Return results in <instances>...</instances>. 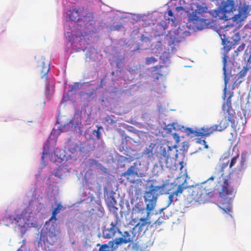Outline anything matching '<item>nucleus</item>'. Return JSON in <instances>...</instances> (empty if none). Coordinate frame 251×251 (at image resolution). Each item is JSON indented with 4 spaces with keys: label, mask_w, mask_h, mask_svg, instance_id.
I'll use <instances>...</instances> for the list:
<instances>
[{
    "label": "nucleus",
    "mask_w": 251,
    "mask_h": 251,
    "mask_svg": "<svg viewBox=\"0 0 251 251\" xmlns=\"http://www.w3.org/2000/svg\"><path fill=\"white\" fill-rule=\"evenodd\" d=\"M178 43L179 41L178 40H177L175 38H172V37H170L168 41V45L170 46L171 50L173 51L174 50H176V44H178Z\"/></svg>",
    "instance_id": "nucleus-24"
},
{
    "label": "nucleus",
    "mask_w": 251,
    "mask_h": 251,
    "mask_svg": "<svg viewBox=\"0 0 251 251\" xmlns=\"http://www.w3.org/2000/svg\"><path fill=\"white\" fill-rule=\"evenodd\" d=\"M246 111L251 112V102L248 101V102L246 103Z\"/></svg>",
    "instance_id": "nucleus-34"
},
{
    "label": "nucleus",
    "mask_w": 251,
    "mask_h": 251,
    "mask_svg": "<svg viewBox=\"0 0 251 251\" xmlns=\"http://www.w3.org/2000/svg\"><path fill=\"white\" fill-rule=\"evenodd\" d=\"M89 161H90V163L92 165H97V164H98V161L96 160L90 159Z\"/></svg>",
    "instance_id": "nucleus-39"
},
{
    "label": "nucleus",
    "mask_w": 251,
    "mask_h": 251,
    "mask_svg": "<svg viewBox=\"0 0 251 251\" xmlns=\"http://www.w3.org/2000/svg\"><path fill=\"white\" fill-rule=\"evenodd\" d=\"M176 9H182V7H180V6H179V7H177Z\"/></svg>",
    "instance_id": "nucleus-45"
},
{
    "label": "nucleus",
    "mask_w": 251,
    "mask_h": 251,
    "mask_svg": "<svg viewBox=\"0 0 251 251\" xmlns=\"http://www.w3.org/2000/svg\"><path fill=\"white\" fill-rule=\"evenodd\" d=\"M223 111V116L226 118H228L230 121V124L232 126L235 125L236 113L234 109L232 107H227L226 106H222Z\"/></svg>",
    "instance_id": "nucleus-11"
},
{
    "label": "nucleus",
    "mask_w": 251,
    "mask_h": 251,
    "mask_svg": "<svg viewBox=\"0 0 251 251\" xmlns=\"http://www.w3.org/2000/svg\"><path fill=\"white\" fill-rule=\"evenodd\" d=\"M44 154H45V153L43 152V154H42V160H43L44 159Z\"/></svg>",
    "instance_id": "nucleus-44"
},
{
    "label": "nucleus",
    "mask_w": 251,
    "mask_h": 251,
    "mask_svg": "<svg viewBox=\"0 0 251 251\" xmlns=\"http://www.w3.org/2000/svg\"><path fill=\"white\" fill-rule=\"evenodd\" d=\"M176 148V145L173 147L168 145L161 146L157 154L160 164L165 165L168 167L169 159L176 154L175 150Z\"/></svg>",
    "instance_id": "nucleus-8"
},
{
    "label": "nucleus",
    "mask_w": 251,
    "mask_h": 251,
    "mask_svg": "<svg viewBox=\"0 0 251 251\" xmlns=\"http://www.w3.org/2000/svg\"><path fill=\"white\" fill-rule=\"evenodd\" d=\"M46 94L47 97H48L50 95V90L49 88V85L46 83Z\"/></svg>",
    "instance_id": "nucleus-37"
},
{
    "label": "nucleus",
    "mask_w": 251,
    "mask_h": 251,
    "mask_svg": "<svg viewBox=\"0 0 251 251\" xmlns=\"http://www.w3.org/2000/svg\"><path fill=\"white\" fill-rule=\"evenodd\" d=\"M229 123H230V121L229 119L226 118L225 117H223L219 124H215L214 125L217 126L216 129L217 131H221L227 127Z\"/></svg>",
    "instance_id": "nucleus-18"
},
{
    "label": "nucleus",
    "mask_w": 251,
    "mask_h": 251,
    "mask_svg": "<svg viewBox=\"0 0 251 251\" xmlns=\"http://www.w3.org/2000/svg\"><path fill=\"white\" fill-rule=\"evenodd\" d=\"M102 128L101 126L99 127L97 130H94L93 131V133L95 135L97 139H100V129Z\"/></svg>",
    "instance_id": "nucleus-29"
},
{
    "label": "nucleus",
    "mask_w": 251,
    "mask_h": 251,
    "mask_svg": "<svg viewBox=\"0 0 251 251\" xmlns=\"http://www.w3.org/2000/svg\"><path fill=\"white\" fill-rule=\"evenodd\" d=\"M79 88V83L75 82L74 83L73 85H72L71 87V91L77 90Z\"/></svg>",
    "instance_id": "nucleus-32"
},
{
    "label": "nucleus",
    "mask_w": 251,
    "mask_h": 251,
    "mask_svg": "<svg viewBox=\"0 0 251 251\" xmlns=\"http://www.w3.org/2000/svg\"><path fill=\"white\" fill-rule=\"evenodd\" d=\"M68 150L72 153L75 152L80 149L79 142H75L70 141L68 145Z\"/></svg>",
    "instance_id": "nucleus-20"
},
{
    "label": "nucleus",
    "mask_w": 251,
    "mask_h": 251,
    "mask_svg": "<svg viewBox=\"0 0 251 251\" xmlns=\"http://www.w3.org/2000/svg\"><path fill=\"white\" fill-rule=\"evenodd\" d=\"M220 207L224 211L225 213L230 215L231 216L232 206L229 202H227L226 204L223 203Z\"/></svg>",
    "instance_id": "nucleus-23"
},
{
    "label": "nucleus",
    "mask_w": 251,
    "mask_h": 251,
    "mask_svg": "<svg viewBox=\"0 0 251 251\" xmlns=\"http://www.w3.org/2000/svg\"><path fill=\"white\" fill-rule=\"evenodd\" d=\"M161 66H160L159 68H161ZM155 70L156 69H158L159 68V66H155L153 67Z\"/></svg>",
    "instance_id": "nucleus-43"
},
{
    "label": "nucleus",
    "mask_w": 251,
    "mask_h": 251,
    "mask_svg": "<svg viewBox=\"0 0 251 251\" xmlns=\"http://www.w3.org/2000/svg\"><path fill=\"white\" fill-rule=\"evenodd\" d=\"M122 176L126 177L127 179H129L130 176H138V172L135 163H134V165L130 166L126 172L123 173Z\"/></svg>",
    "instance_id": "nucleus-15"
},
{
    "label": "nucleus",
    "mask_w": 251,
    "mask_h": 251,
    "mask_svg": "<svg viewBox=\"0 0 251 251\" xmlns=\"http://www.w3.org/2000/svg\"><path fill=\"white\" fill-rule=\"evenodd\" d=\"M217 126H216L214 125L210 126H204L199 129V134L197 135L201 137L209 136L214 131H217Z\"/></svg>",
    "instance_id": "nucleus-12"
},
{
    "label": "nucleus",
    "mask_w": 251,
    "mask_h": 251,
    "mask_svg": "<svg viewBox=\"0 0 251 251\" xmlns=\"http://www.w3.org/2000/svg\"><path fill=\"white\" fill-rule=\"evenodd\" d=\"M168 15L170 16H173V13L172 11L171 10H169L168 11Z\"/></svg>",
    "instance_id": "nucleus-42"
},
{
    "label": "nucleus",
    "mask_w": 251,
    "mask_h": 251,
    "mask_svg": "<svg viewBox=\"0 0 251 251\" xmlns=\"http://www.w3.org/2000/svg\"><path fill=\"white\" fill-rule=\"evenodd\" d=\"M147 218H141L138 223L135 226L134 228H138L139 231H142L145 226L150 225V222H149Z\"/></svg>",
    "instance_id": "nucleus-21"
},
{
    "label": "nucleus",
    "mask_w": 251,
    "mask_h": 251,
    "mask_svg": "<svg viewBox=\"0 0 251 251\" xmlns=\"http://www.w3.org/2000/svg\"><path fill=\"white\" fill-rule=\"evenodd\" d=\"M164 186V184L161 186H154L151 184L149 191L145 193L144 198L147 203L146 210L148 211V215L155 208L159 195L163 194Z\"/></svg>",
    "instance_id": "nucleus-6"
},
{
    "label": "nucleus",
    "mask_w": 251,
    "mask_h": 251,
    "mask_svg": "<svg viewBox=\"0 0 251 251\" xmlns=\"http://www.w3.org/2000/svg\"><path fill=\"white\" fill-rule=\"evenodd\" d=\"M210 15L205 5L198 4L196 9L190 15L189 20L198 29H202L209 23L208 18Z\"/></svg>",
    "instance_id": "nucleus-4"
},
{
    "label": "nucleus",
    "mask_w": 251,
    "mask_h": 251,
    "mask_svg": "<svg viewBox=\"0 0 251 251\" xmlns=\"http://www.w3.org/2000/svg\"><path fill=\"white\" fill-rule=\"evenodd\" d=\"M132 241V239L128 231L124 232L122 237L116 238L115 239V244L117 245L122 244H127Z\"/></svg>",
    "instance_id": "nucleus-13"
},
{
    "label": "nucleus",
    "mask_w": 251,
    "mask_h": 251,
    "mask_svg": "<svg viewBox=\"0 0 251 251\" xmlns=\"http://www.w3.org/2000/svg\"><path fill=\"white\" fill-rule=\"evenodd\" d=\"M64 209V207L63 206L61 203L57 204L56 207L53 209L52 212V216L49 219V222L54 221L55 222L57 221L56 216L60 212L61 210Z\"/></svg>",
    "instance_id": "nucleus-17"
},
{
    "label": "nucleus",
    "mask_w": 251,
    "mask_h": 251,
    "mask_svg": "<svg viewBox=\"0 0 251 251\" xmlns=\"http://www.w3.org/2000/svg\"><path fill=\"white\" fill-rule=\"evenodd\" d=\"M162 221L161 220V219L158 218L154 223L155 224L160 226L162 224Z\"/></svg>",
    "instance_id": "nucleus-40"
},
{
    "label": "nucleus",
    "mask_w": 251,
    "mask_h": 251,
    "mask_svg": "<svg viewBox=\"0 0 251 251\" xmlns=\"http://www.w3.org/2000/svg\"><path fill=\"white\" fill-rule=\"evenodd\" d=\"M231 96L230 95L226 100V102L224 103L222 106H225L226 107V105L227 107H232L231 106V101L230 100Z\"/></svg>",
    "instance_id": "nucleus-31"
},
{
    "label": "nucleus",
    "mask_w": 251,
    "mask_h": 251,
    "mask_svg": "<svg viewBox=\"0 0 251 251\" xmlns=\"http://www.w3.org/2000/svg\"><path fill=\"white\" fill-rule=\"evenodd\" d=\"M38 69L39 72L42 75L41 78L45 79V80L47 81V75L50 70L49 62L45 60V59H41L38 62Z\"/></svg>",
    "instance_id": "nucleus-10"
},
{
    "label": "nucleus",
    "mask_w": 251,
    "mask_h": 251,
    "mask_svg": "<svg viewBox=\"0 0 251 251\" xmlns=\"http://www.w3.org/2000/svg\"><path fill=\"white\" fill-rule=\"evenodd\" d=\"M232 25H228L225 26L223 31H220L221 33H219V35L221 37L222 40V43L224 46L223 49L225 50L224 56L223 57V70L224 75V81H225V88L224 89V97L225 99L226 96V92L227 89V85L228 82V77L227 75H231V71L234 66V63L235 60V57H237L240 52H242L246 47L245 43H242L234 51V53L233 55V58L231 59H229L228 55V51L231 50L232 47V44L229 41V37L228 35L227 31L230 29H232L231 32L233 31Z\"/></svg>",
    "instance_id": "nucleus-1"
},
{
    "label": "nucleus",
    "mask_w": 251,
    "mask_h": 251,
    "mask_svg": "<svg viewBox=\"0 0 251 251\" xmlns=\"http://www.w3.org/2000/svg\"><path fill=\"white\" fill-rule=\"evenodd\" d=\"M115 217L116 220L115 222H111L110 227L104 230L103 231V237L105 238L109 239L113 237L117 231L121 233V232L117 226L119 222L118 213H116Z\"/></svg>",
    "instance_id": "nucleus-9"
},
{
    "label": "nucleus",
    "mask_w": 251,
    "mask_h": 251,
    "mask_svg": "<svg viewBox=\"0 0 251 251\" xmlns=\"http://www.w3.org/2000/svg\"><path fill=\"white\" fill-rule=\"evenodd\" d=\"M157 59L153 56H151V57H147L145 60V64L150 65L151 64H153L155 62H157Z\"/></svg>",
    "instance_id": "nucleus-27"
},
{
    "label": "nucleus",
    "mask_w": 251,
    "mask_h": 251,
    "mask_svg": "<svg viewBox=\"0 0 251 251\" xmlns=\"http://www.w3.org/2000/svg\"><path fill=\"white\" fill-rule=\"evenodd\" d=\"M108 248V246L106 244H103L99 248L98 251H107L106 249Z\"/></svg>",
    "instance_id": "nucleus-35"
},
{
    "label": "nucleus",
    "mask_w": 251,
    "mask_h": 251,
    "mask_svg": "<svg viewBox=\"0 0 251 251\" xmlns=\"http://www.w3.org/2000/svg\"><path fill=\"white\" fill-rule=\"evenodd\" d=\"M236 10L235 3L232 0H226L222 2L221 9L216 13V16L225 21L230 20L233 11Z\"/></svg>",
    "instance_id": "nucleus-7"
},
{
    "label": "nucleus",
    "mask_w": 251,
    "mask_h": 251,
    "mask_svg": "<svg viewBox=\"0 0 251 251\" xmlns=\"http://www.w3.org/2000/svg\"><path fill=\"white\" fill-rule=\"evenodd\" d=\"M185 188L183 186H182L181 185H179L177 189L173 193L171 194L169 196V200L168 201V206H169L173 201L174 197L176 196V197H177L178 196L181 194L184 189ZM176 201L177 200V198H176Z\"/></svg>",
    "instance_id": "nucleus-14"
},
{
    "label": "nucleus",
    "mask_w": 251,
    "mask_h": 251,
    "mask_svg": "<svg viewBox=\"0 0 251 251\" xmlns=\"http://www.w3.org/2000/svg\"><path fill=\"white\" fill-rule=\"evenodd\" d=\"M238 158H239L238 154L232 158L229 166V168H231L235 164Z\"/></svg>",
    "instance_id": "nucleus-28"
},
{
    "label": "nucleus",
    "mask_w": 251,
    "mask_h": 251,
    "mask_svg": "<svg viewBox=\"0 0 251 251\" xmlns=\"http://www.w3.org/2000/svg\"><path fill=\"white\" fill-rule=\"evenodd\" d=\"M184 132L188 136L191 135L192 137H199L197 134H199V129L194 130L192 128L186 127L184 129Z\"/></svg>",
    "instance_id": "nucleus-22"
},
{
    "label": "nucleus",
    "mask_w": 251,
    "mask_h": 251,
    "mask_svg": "<svg viewBox=\"0 0 251 251\" xmlns=\"http://www.w3.org/2000/svg\"><path fill=\"white\" fill-rule=\"evenodd\" d=\"M231 19H232L233 21L236 24H238L239 23L242 22L243 20L242 14H241L240 13L237 14H235L234 15H233V13L232 16H231Z\"/></svg>",
    "instance_id": "nucleus-26"
},
{
    "label": "nucleus",
    "mask_w": 251,
    "mask_h": 251,
    "mask_svg": "<svg viewBox=\"0 0 251 251\" xmlns=\"http://www.w3.org/2000/svg\"><path fill=\"white\" fill-rule=\"evenodd\" d=\"M76 126H75V127L76 128V127H77L78 128L79 130H80V128H81V126H82L81 123L80 122L77 123Z\"/></svg>",
    "instance_id": "nucleus-41"
},
{
    "label": "nucleus",
    "mask_w": 251,
    "mask_h": 251,
    "mask_svg": "<svg viewBox=\"0 0 251 251\" xmlns=\"http://www.w3.org/2000/svg\"><path fill=\"white\" fill-rule=\"evenodd\" d=\"M215 176H211L206 181L200 184L192 186L189 188V193L192 200L196 202H203L213 195V185L208 182L209 180H213Z\"/></svg>",
    "instance_id": "nucleus-2"
},
{
    "label": "nucleus",
    "mask_w": 251,
    "mask_h": 251,
    "mask_svg": "<svg viewBox=\"0 0 251 251\" xmlns=\"http://www.w3.org/2000/svg\"><path fill=\"white\" fill-rule=\"evenodd\" d=\"M46 242L51 245L53 244L57 240V235L55 230L51 231L49 230L46 234Z\"/></svg>",
    "instance_id": "nucleus-16"
},
{
    "label": "nucleus",
    "mask_w": 251,
    "mask_h": 251,
    "mask_svg": "<svg viewBox=\"0 0 251 251\" xmlns=\"http://www.w3.org/2000/svg\"><path fill=\"white\" fill-rule=\"evenodd\" d=\"M67 14L70 20L77 22L80 26L88 29L89 26L93 25L92 22L94 19L93 13L84 7L77 8L73 6L67 11Z\"/></svg>",
    "instance_id": "nucleus-3"
},
{
    "label": "nucleus",
    "mask_w": 251,
    "mask_h": 251,
    "mask_svg": "<svg viewBox=\"0 0 251 251\" xmlns=\"http://www.w3.org/2000/svg\"><path fill=\"white\" fill-rule=\"evenodd\" d=\"M71 123H72V124H73L74 121H71Z\"/></svg>",
    "instance_id": "nucleus-47"
},
{
    "label": "nucleus",
    "mask_w": 251,
    "mask_h": 251,
    "mask_svg": "<svg viewBox=\"0 0 251 251\" xmlns=\"http://www.w3.org/2000/svg\"><path fill=\"white\" fill-rule=\"evenodd\" d=\"M229 161L223 163L220 166V172L222 173L218 181L219 187V195L221 198L227 199L229 196L233 194L234 189L231 185L232 183L231 176H225L223 173L224 169L227 167Z\"/></svg>",
    "instance_id": "nucleus-5"
},
{
    "label": "nucleus",
    "mask_w": 251,
    "mask_h": 251,
    "mask_svg": "<svg viewBox=\"0 0 251 251\" xmlns=\"http://www.w3.org/2000/svg\"><path fill=\"white\" fill-rule=\"evenodd\" d=\"M94 91H90L88 93L81 92L80 95L83 97H85L86 98H90L93 95Z\"/></svg>",
    "instance_id": "nucleus-30"
},
{
    "label": "nucleus",
    "mask_w": 251,
    "mask_h": 251,
    "mask_svg": "<svg viewBox=\"0 0 251 251\" xmlns=\"http://www.w3.org/2000/svg\"><path fill=\"white\" fill-rule=\"evenodd\" d=\"M141 40L142 42H148L150 41V39L148 37L145 36L144 35H142L141 36Z\"/></svg>",
    "instance_id": "nucleus-33"
},
{
    "label": "nucleus",
    "mask_w": 251,
    "mask_h": 251,
    "mask_svg": "<svg viewBox=\"0 0 251 251\" xmlns=\"http://www.w3.org/2000/svg\"><path fill=\"white\" fill-rule=\"evenodd\" d=\"M152 145L153 146H154V145L151 144L149 146V148H146L145 149L143 153V154L146 155L149 158H150L153 155V152L152 150L153 147H151Z\"/></svg>",
    "instance_id": "nucleus-25"
},
{
    "label": "nucleus",
    "mask_w": 251,
    "mask_h": 251,
    "mask_svg": "<svg viewBox=\"0 0 251 251\" xmlns=\"http://www.w3.org/2000/svg\"><path fill=\"white\" fill-rule=\"evenodd\" d=\"M173 136L174 138V139L176 141V144H178L179 141V135L176 133H174L173 134Z\"/></svg>",
    "instance_id": "nucleus-36"
},
{
    "label": "nucleus",
    "mask_w": 251,
    "mask_h": 251,
    "mask_svg": "<svg viewBox=\"0 0 251 251\" xmlns=\"http://www.w3.org/2000/svg\"><path fill=\"white\" fill-rule=\"evenodd\" d=\"M199 142L200 143H202L204 145V148L205 149L208 148V145L206 144V143L204 140L200 139V141H199Z\"/></svg>",
    "instance_id": "nucleus-38"
},
{
    "label": "nucleus",
    "mask_w": 251,
    "mask_h": 251,
    "mask_svg": "<svg viewBox=\"0 0 251 251\" xmlns=\"http://www.w3.org/2000/svg\"><path fill=\"white\" fill-rule=\"evenodd\" d=\"M55 176H57V172H56V173H55Z\"/></svg>",
    "instance_id": "nucleus-46"
},
{
    "label": "nucleus",
    "mask_w": 251,
    "mask_h": 251,
    "mask_svg": "<svg viewBox=\"0 0 251 251\" xmlns=\"http://www.w3.org/2000/svg\"><path fill=\"white\" fill-rule=\"evenodd\" d=\"M248 69L247 67H243L242 70L237 75L236 80L234 82L233 85H236L243 81V78L246 76Z\"/></svg>",
    "instance_id": "nucleus-19"
}]
</instances>
